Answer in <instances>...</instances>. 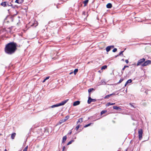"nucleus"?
I'll return each instance as SVG.
<instances>
[{
    "instance_id": "8fccbe9b",
    "label": "nucleus",
    "mask_w": 151,
    "mask_h": 151,
    "mask_svg": "<svg viewBox=\"0 0 151 151\" xmlns=\"http://www.w3.org/2000/svg\"><path fill=\"white\" fill-rule=\"evenodd\" d=\"M99 72H100V71L99 70Z\"/></svg>"
},
{
    "instance_id": "2eb2a0df",
    "label": "nucleus",
    "mask_w": 151,
    "mask_h": 151,
    "mask_svg": "<svg viewBox=\"0 0 151 151\" xmlns=\"http://www.w3.org/2000/svg\"><path fill=\"white\" fill-rule=\"evenodd\" d=\"M88 0H85V1H83V3L84 4V6H86V5H87V4L88 3Z\"/></svg>"
},
{
    "instance_id": "a878e982",
    "label": "nucleus",
    "mask_w": 151,
    "mask_h": 151,
    "mask_svg": "<svg viewBox=\"0 0 151 151\" xmlns=\"http://www.w3.org/2000/svg\"><path fill=\"white\" fill-rule=\"evenodd\" d=\"M69 118V116L68 115L67 116L65 117V119H64L65 121H66L67 120H68Z\"/></svg>"
},
{
    "instance_id": "c03bdc74",
    "label": "nucleus",
    "mask_w": 151,
    "mask_h": 151,
    "mask_svg": "<svg viewBox=\"0 0 151 151\" xmlns=\"http://www.w3.org/2000/svg\"><path fill=\"white\" fill-rule=\"evenodd\" d=\"M46 81V80L45 79H44V80L42 81V83H44V82L45 81Z\"/></svg>"
},
{
    "instance_id": "ea45409f",
    "label": "nucleus",
    "mask_w": 151,
    "mask_h": 151,
    "mask_svg": "<svg viewBox=\"0 0 151 151\" xmlns=\"http://www.w3.org/2000/svg\"><path fill=\"white\" fill-rule=\"evenodd\" d=\"M15 2L19 4V0H16Z\"/></svg>"
},
{
    "instance_id": "09e8293b",
    "label": "nucleus",
    "mask_w": 151,
    "mask_h": 151,
    "mask_svg": "<svg viewBox=\"0 0 151 151\" xmlns=\"http://www.w3.org/2000/svg\"><path fill=\"white\" fill-rule=\"evenodd\" d=\"M4 151H7L6 150V149H5V150H4Z\"/></svg>"
},
{
    "instance_id": "c9c22d12",
    "label": "nucleus",
    "mask_w": 151,
    "mask_h": 151,
    "mask_svg": "<svg viewBox=\"0 0 151 151\" xmlns=\"http://www.w3.org/2000/svg\"><path fill=\"white\" fill-rule=\"evenodd\" d=\"M125 69V68H124V67H123L122 68V72H121L122 74L123 73L124 71V70Z\"/></svg>"
},
{
    "instance_id": "ddd939ff",
    "label": "nucleus",
    "mask_w": 151,
    "mask_h": 151,
    "mask_svg": "<svg viewBox=\"0 0 151 151\" xmlns=\"http://www.w3.org/2000/svg\"><path fill=\"white\" fill-rule=\"evenodd\" d=\"M67 139V137L66 136H65L63 137V138L62 143H63L65 142Z\"/></svg>"
},
{
    "instance_id": "7c9ffc66",
    "label": "nucleus",
    "mask_w": 151,
    "mask_h": 151,
    "mask_svg": "<svg viewBox=\"0 0 151 151\" xmlns=\"http://www.w3.org/2000/svg\"><path fill=\"white\" fill-rule=\"evenodd\" d=\"M28 148V146H26L25 148L23 149V151H27V149Z\"/></svg>"
},
{
    "instance_id": "c756f323",
    "label": "nucleus",
    "mask_w": 151,
    "mask_h": 151,
    "mask_svg": "<svg viewBox=\"0 0 151 151\" xmlns=\"http://www.w3.org/2000/svg\"><path fill=\"white\" fill-rule=\"evenodd\" d=\"M91 124V123H89L88 124H86L84 126V127L86 128V127H87L90 126Z\"/></svg>"
},
{
    "instance_id": "a211bd4d",
    "label": "nucleus",
    "mask_w": 151,
    "mask_h": 151,
    "mask_svg": "<svg viewBox=\"0 0 151 151\" xmlns=\"http://www.w3.org/2000/svg\"><path fill=\"white\" fill-rule=\"evenodd\" d=\"M111 48L109 46H108L106 48V50L107 52H109L111 50Z\"/></svg>"
},
{
    "instance_id": "b1692460",
    "label": "nucleus",
    "mask_w": 151,
    "mask_h": 151,
    "mask_svg": "<svg viewBox=\"0 0 151 151\" xmlns=\"http://www.w3.org/2000/svg\"><path fill=\"white\" fill-rule=\"evenodd\" d=\"M107 68V66L106 65H104L101 68V70H104L106 69Z\"/></svg>"
},
{
    "instance_id": "1a4fd4ad",
    "label": "nucleus",
    "mask_w": 151,
    "mask_h": 151,
    "mask_svg": "<svg viewBox=\"0 0 151 151\" xmlns=\"http://www.w3.org/2000/svg\"><path fill=\"white\" fill-rule=\"evenodd\" d=\"M115 93H112L110 94L107 95L104 97V98L105 99H108V98H109V97H110L111 96L114 95H115Z\"/></svg>"
},
{
    "instance_id": "bb28decb",
    "label": "nucleus",
    "mask_w": 151,
    "mask_h": 151,
    "mask_svg": "<svg viewBox=\"0 0 151 151\" xmlns=\"http://www.w3.org/2000/svg\"><path fill=\"white\" fill-rule=\"evenodd\" d=\"M101 84L103 85H105L106 84V82H105V81L103 80H102L101 81Z\"/></svg>"
},
{
    "instance_id": "39448f33",
    "label": "nucleus",
    "mask_w": 151,
    "mask_h": 151,
    "mask_svg": "<svg viewBox=\"0 0 151 151\" xmlns=\"http://www.w3.org/2000/svg\"><path fill=\"white\" fill-rule=\"evenodd\" d=\"M96 100V99H92L90 97H89L88 98V104H90L91 103V102H95Z\"/></svg>"
},
{
    "instance_id": "a19ab883",
    "label": "nucleus",
    "mask_w": 151,
    "mask_h": 151,
    "mask_svg": "<svg viewBox=\"0 0 151 151\" xmlns=\"http://www.w3.org/2000/svg\"><path fill=\"white\" fill-rule=\"evenodd\" d=\"M125 61L127 63H129V61L128 60H126Z\"/></svg>"
},
{
    "instance_id": "7ed1b4c3",
    "label": "nucleus",
    "mask_w": 151,
    "mask_h": 151,
    "mask_svg": "<svg viewBox=\"0 0 151 151\" xmlns=\"http://www.w3.org/2000/svg\"><path fill=\"white\" fill-rule=\"evenodd\" d=\"M145 59L144 58H143L139 60L137 63V66H139L141 65H142V63L145 61Z\"/></svg>"
},
{
    "instance_id": "9d476101",
    "label": "nucleus",
    "mask_w": 151,
    "mask_h": 151,
    "mask_svg": "<svg viewBox=\"0 0 151 151\" xmlns=\"http://www.w3.org/2000/svg\"><path fill=\"white\" fill-rule=\"evenodd\" d=\"M132 81V80L131 79H129L128 80L126 83L124 85V86H126L127 84L131 83Z\"/></svg>"
},
{
    "instance_id": "58836bf2",
    "label": "nucleus",
    "mask_w": 151,
    "mask_h": 151,
    "mask_svg": "<svg viewBox=\"0 0 151 151\" xmlns=\"http://www.w3.org/2000/svg\"><path fill=\"white\" fill-rule=\"evenodd\" d=\"M110 46V47L111 48H113L114 47V45H110V46Z\"/></svg>"
},
{
    "instance_id": "de8ad7c7",
    "label": "nucleus",
    "mask_w": 151,
    "mask_h": 151,
    "mask_svg": "<svg viewBox=\"0 0 151 151\" xmlns=\"http://www.w3.org/2000/svg\"><path fill=\"white\" fill-rule=\"evenodd\" d=\"M73 73V72H71L70 73V74H72V73Z\"/></svg>"
},
{
    "instance_id": "f257e3e1",
    "label": "nucleus",
    "mask_w": 151,
    "mask_h": 151,
    "mask_svg": "<svg viewBox=\"0 0 151 151\" xmlns=\"http://www.w3.org/2000/svg\"><path fill=\"white\" fill-rule=\"evenodd\" d=\"M17 44L14 42L9 43L5 46V52L8 55L14 54L17 49Z\"/></svg>"
},
{
    "instance_id": "4c0bfd02",
    "label": "nucleus",
    "mask_w": 151,
    "mask_h": 151,
    "mask_svg": "<svg viewBox=\"0 0 151 151\" xmlns=\"http://www.w3.org/2000/svg\"><path fill=\"white\" fill-rule=\"evenodd\" d=\"M49 78H50V77L48 76V77H46L45 79L46 80L49 79Z\"/></svg>"
},
{
    "instance_id": "423d86ee",
    "label": "nucleus",
    "mask_w": 151,
    "mask_h": 151,
    "mask_svg": "<svg viewBox=\"0 0 151 151\" xmlns=\"http://www.w3.org/2000/svg\"><path fill=\"white\" fill-rule=\"evenodd\" d=\"M68 99H67L66 100H65L64 101H62L60 103H59V106H62L64 105L65 104H66L67 101H68Z\"/></svg>"
},
{
    "instance_id": "412c9836",
    "label": "nucleus",
    "mask_w": 151,
    "mask_h": 151,
    "mask_svg": "<svg viewBox=\"0 0 151 151\" xmlns=\"http://www.w3.org/2000/svg\"><path fill=\"white\" fill-rule=\"evenodd\" d=\"M95 90L93 88H89L88 90V92L89 94H90V93L92 91H94Z\"/></svg>"
},
{
    "instance_id": "6e6552de",
    "label": "nucleus",
    "mask_w": 151,
    "mask_h": 151,
    "mask_svg": "<svg viewBox=\"0 0 151 151\" xmlns=\"http://www.w3.org/2000/svg\"><path fill=\"white\" fill-rule=\"evenodd\" d=\"M65 120L64 119L61 120L59 121V122L58 123L57 125H59L60 124L63 123L65 122Z\"/></svg>"
},
{
    "instance_id": "9b49d317",
    "label": "nucleus",
    "mask_w": 151,
    "mask_h": 151,
    "mask_svg": "<svg viewBox=\"0 0 151 151\" xmlns=\"http://www.w3.org/2000/svg\"><path fill=\"white\" fill-rule=\"evenodd\" d=\"M106 6L108 8H111L112 7V5L111 3H109L107 4Z\"/></svg>"
},
{
    "instance_id": "393cba45",
    "label": "nucleus",
    "mask_w": 151,
    "mask_h": 151,
    "mask_svg": "<svg viewBox=\"0 0 151 151\" xmlns=\"http://www.w3.org/2000/svg\"><path fill=\"white\" fill-rule=\"evenodd\" d=\"M78 69H76L74 70L73 73L74 75H76L77 73L78 72Z\"/></svg>"
},
{
    "instance_id": "4be33fe9",
    "label": "nucleus",
    "mask_w": 151,
    "mask_h": 151,
    "mask_svg": "<svg viewBox=\"0 0 151 151\" xmlns=\"http://www.w3.org/2000/svg\"><path fill=\"white\" fill-rule=\"evenodd\" d=\"M74 141V140L73 139L71 140L70 141V142L68 143L67 145H69L71 144L72 142H73Z\"/></svg>"
},
{
    "instance_id": "f03ea898",
    "label": "nucleus",
    "mask_w": 151,
    "mask_h": 151,
    "mask_svg": "<svg viewBox=\"0 0 151 151\" xmlns=\"http://www.w3.org/2000/svg\"><path fill=\"white\" fill-rule=\"evenodd\" d=\"M139 139L140 140L142 138L143 131L142 129H139L138 131Z\"/></svg>"
},
{
    "instance_id": "4468645a",
    "label": "nucleus",
    "mask_w": 151,
    "mask_h": 151,
    "mask_svg": "<svg viewBox=\"0 0 151 151\" xmlns=\"http://www.w3.org/2000/svg\"><path fill=\"white\" fill-rule=\"evenodd\" d=\"M113 108L114 109L117 110L121 109L119 107H118L117 106H113Z\"/></svg>"
},
{
    "instance_id": "f3484780",
    "label": "nucleus",
    "mask_w": 151,
    "mask_h": 151,
    "mask_svg": "<svg viewBox=\"0 0 151 151\" xmlns=\"http://www.w3.org/2000/svg\"><path fill=\"white\" fill-rule=\"evenodd\" d=\"M6 3L7 2L5 1L3 2L2 3H1V5L5 7L6 6Z\"/></svg>"
},
{
    "instance_id": "a18cd8bd",
    "label": "nucleus",
    "mask_w": 151,
    "mask_h": 151,
    "mask_svg": "<svg viewBox=\"0 0 151 151\" xmlns=\"http://www.w3.org/2000/svg\"><path fill=\"white\" fill-rule=\"evenodd\" d=\"M86 13L85 12H83V14L84 15H85Z\"/></svg>"
},
{
    "instance_id": "5701e85b",
    "label": "nucleus",
    "mask_w": 151,
    "mask_h": 151,
    "mask_svg": "<svg viewBox=\"0 0 151 151\" xmlns=\"http://www.w3.org/2000/svg\"><path fill=\"white\" fill-rule=\"evenodd\" d=\"M83 121V118H81L79 119L78 121L77 122V123L78 124L79 122H81Z\"/></svg>"
},
{
    "instance_id": "f704fd0d",
    "label": "nucleus",
    "mask_w": 151,
    "mask_h": 151,
    "mask_svg": "<svg viewBox=\"0 0 151 151\" xmlns=\"http://www.w3.org/2000/svg\"><path fill=\"white\" fill-rule=\"evenodd\" d=\"M79 127H80L79 125H78L76 127V130H78V129L79 128Z\"/></svg>"
},
{
    "instance_id": "dca6fc26",
    "label": "nucleus",
    "mask_w": 151,
    "mask_h": 151,
    "mask_svg": "<svg viewBox=\"0 0 151 151\" xmlns=\"http://www.w3.org/2000/svg\"><path fill=\"white\" fill-rule=\"evenodd\" d=\"M60 106L59 103L53 105L51 106V108H53L55 107Z\"/></svg>"
},
{
    "instance_id": "72a5a7b5",
    "label": "nucleus",
    "mask_w": 151,
    "mask_h": 151,
    "mask_svg": "<svg viewBox=\"0 0 151 151\" xmlns=\"http://www.w3.org/2000/svg\"><path fill=\"white\" fill-rule=\"evenodd\" d=\"M12 4H11V3H10L9 4L8 3H6V6H12Z\"/></svg>"
},
{
    "instance_id": "49530a36",
    "label": "nucleus",
    "mask_w": 151,
    "mask_h": 151,
    "mask_svg": "<svg viewBox=\"0 0 151 151\" xmlns=\"http://www.w3.org/2000/svg\"><path fill=\"white\" fill-rule=\"evenodd\" d=\"M122 60L123 61H124V59H123Z\"/></svg>"
},
{
    "instance_id": "2f4dec72",
    "label": "nucleus",
    "mask_w": 151,
    "mask_h": 151,
    "mask_svg": "<svg viewBox=\"0 0 151 151\" xmlns=\"http://www.w3.org/2000/svg\"><path fill=\"white\" fill-rule=\"evenodd\" d=\"M117 50V49L116 48H114L112 50L113 52H115Z\"/></svg>"
},
{
    "instance_id": "20e7f679",
    "label": "nucleus",
    "mask_w": 151,
    "mask_h": 151,
    "mask_svg": "<svg viewBox=\"0 0 151 151\" xmlns=\"http://www.w3.org/2000/svg\"><path fill=\"white\" fill-rule=\"evenodd\" d=\"M151 63V61L150 60H147L145 62H144V63H143L142 65V67H144L145 66H147L148 65H149Z\"/></svg>"
},
{
    "instance_id": "aec40b11",
    "label": "nucleus",
    "mask_w": 151,
    "mask_h": 151,
    "mask_svg": "<svg viewBox=\"0 0 151 151\" xmlns=\"http://www.w3.org/2000/svg\"><path fill=\"white\" fill-rule=\"evenodd\" d=\"M16 133H12L11 135V138L12 139H14V138L16 135Z\"/></svg>"
},
{
    "instance_id": "c85d7f7f",
    "label": "nucleus",
    "mask_w": 151,
    "mask_h": 151,
    "mask_svg": "<svg viewBox=\"0 0 151 151\" xmlns=\"http://www.w3.org/2000/svg\"><path fill=\"white\" fill-rule=\"evenodd\" d=\"M123 80L124 79L123 78H121L119 82L117 83H121Z\"/></svg>"
},
{
    "instance_id": "37998d69",
    "label": "nucleus",
    "mask_w": 151,
    "mask_h": 151,
    "mask_svg": "<svg viewBox=\"0 0 151 151\" xmlns=\"http://www.w3.org/2000/svg\"><path fill=\"white\" fill-rule=\"evenodd\" d=\"M72 133V131H70V132H69L68 133V134H69V135H70Z\"/></svg>"
},
{
    "instance_id": "cd10ccee",
    "label": "nucleus",
    "mask_w": 151,
    "mask_h": 151,
    "mask_svg": "<svg viewBox=\"0 0 151 151\" xmlns=\"http://www.w3.org/2000/svg\"><path fill=\"white\" fill-rule=\"evenodd\" d=\"M106 112V110H103L101 112V115H102L103 114L105 113Z\"/></svg>"
},
{
    "instance_id": "473e14b6",
    "label": "nucleus",
    "mask_w": 151,
    "mask_h": 151,
    "mask_svg": "<svg viewBox=\"0 0 151 151\" xmlns=\"http://www.w3.org/2000/svg\"><path fill=\"white\" fill-rule=\"evenodd\" d=\"M24 1V0H19V4H21Z\"/></svg>"
},
{
    "instance_id": "f8f14e48",
    "label": "nucleus",
    "mask_w": 151,
    "mask_h": 151,
    "mask_svg": "<svg viewBox=\"0 0 151 151\" xmlns=\"http://www.w3.org/2000/svg\"><path fill=\"white\" fill-rule=\"evenodd\" d=\"M115 104V103H111L110 102H109V103H108L106 104V106L107 107V106H108L110 105H114Z\"/></svg>"
},
{
    "instance_id": "0eeeda50",
    "label": "nucleus",
    "mask_w": 151,
    "mask_h": 151,
    "mask_svg": "<svg viewBox=\"0 0 151 151\" xmlns=\"http://www.w3.org/2000/svg\"><path fill=\"white\" fill-rule=\"evenodd\" d=\"M80 102L79 101H77L74 102L73 105V106H75L79 105L80 104Z\"/></svg>"
},
{
    "instance_id": "e433bc0d",
    "label": "nucleus",
    "mask_w": 151,
    "mask_h": 151,
    "mask_svg": "<svg viewBox=\"0 0 151 151\" xmlns=\"http://www.w3.org/2000/svg\"><path fill=\"white\" fill-rule=\"evenodd\" d=\"M65 146H63V151H65Z\"/></svg>"
},
{
    "instance_id": "79ce46f5",
    "label": "nucleus",
    "mask_w": 151,
    "mask_h": 151,
    "mask_svg": "<svg viewBox=\"0 0 151 151\" xmlns=\"http://www.w3.org/2000/svg\"><path fill=\"white\" fill-rule=\"evenodd\" d=\"M128 67H129V66L128 65H125L124 67V68H127Z\"/></svg>"
},
{
    "instance_id": "6ab92c4d",
    "label": "nucleus",
    "mask_w": 151,
    "mask_h": 151,
    "mask_svg": "<svg viewBox=\"0 0 151 151\" xmlns=\"http://www.w3.org/2000/svg\"><path fill=\"white\" fill-rule=\"evenodd\" d=\"M124 51H121L120 53H119V54L117 56H116L117 57V56H121V55H122V56H123V53L124 52Z\"/></svg>"
}]
</instances>
